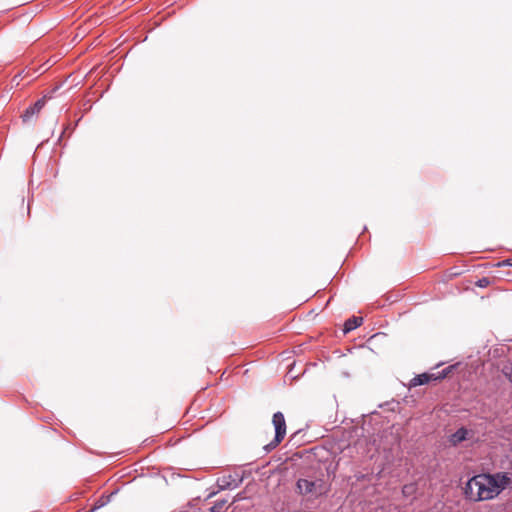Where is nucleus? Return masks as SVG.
Wrapping results in <instances>:
<instances>
[{
  "label": "nucleus",
  "instance_id": "2",
  "mask_svg": "<svg viewBox=\"0 0 512 512\" xmlns=\"http://www.w3.org/2000/svg\"><path fill=\"white\" fill-rule=\"evenodd\" d=\"M299 494L318 497L325 493L326 488L322 480L299 479L296 483Z\"/></svg>",
  "mask_w": 512,
  "mask_h": 512
},
{
  "label": "nucleus",
  "instance_id": "12",
  "mask_svg": "<svg viewBox=\"0 0 512 512\" xmlns=\"http://www.w3.org/2000/svg\"><path fill=\"white\" fill-rule=\"evenodd\" d=\"M103 505H104V503L102 502V503H100V505H98V506L94 507L92 510H95L96 508L101 507V506H103Z\"/></svg>",
  "mask_w": 512,
  "mask_h": 512
},
{
  "label": "nucleus",
  "instance_id": "1",
  "mask_svg": "<svg viewBox=\"0 0 512 512\" xmlns=\"http://www.w3.org/2000/svg\"><path fill=\"white\" fill-rule=\"evenodd\" d=\"M511 479L512 474L508 472L475 475L464 487L465 497L473 502L494 499L510 484Z\"/></svg>",
  "mask_w": 512,
  "mask_h": 512
},
{
  "label": "nucleus",
  "instance_id": "11",
  "mask_svg": "<svg viewBox=\"0 0 512 512\" xmlns=\"http://www.w3.org/2000/svg\"><path fill=\"white\" fill-rule=\"evenodd\" d=\"M488 280L486 278L480 279L477 283L479 287H485L488 284Z\"/></svg>",
  "mask_w": 512,
  "mask_h": 512
},
{
  "label": "nucleus",
  "instance_id": "7",
  "mask_svg": "<svg viewBox=\"0 0 512 512\" xmlns=\"http://www.w3.org/2000/svg\"><path fill=\"white\" fill-rule=\"evenodd\" d=\"M45 105V98L37 100L33 105L29 106L22 114L23 122L30 121L35 115H37Z\"/></svg>",
  "mask_w": 512,
  "mask_h": 512
},
{
  "label": "nucleus",
  "instance_id": "10",
  "mask_svg": "<svg viewBox=\"0 0 512 512\" xmlns=\"http://www.w3.org/2000/svg\"><path fill=\"white\" fill-rule=\"evenodd\" d=\"M498 267H512V258L502 260L497 264Z\"/></svg>",
  "mask_w": 512,
  "mask_h": 512
},
{
  "label": "nucleus",
  "instance_id": "9",
  "mask_svg": "<svg viewBox=\"0 0 512 512\" xmlns=\"http://www.w3.org/2000/svg\"><path fill=\"white\" fill-rule=\"evenodd\" d=\"M226 502L227 501L225 499L216 501L210 508V512H221Z\"/></svg>",
  "mask_w": 512,
  "mask_h": 512
},
{
  "label": "nucleus",
  "instance_id": "6",
  "mask_svg": "<svg viewBox=\"0 0 512 512\" xmlns=\"http://www.w3.org/2000/svg\"><path fill=\"white\" fill-rule=\"evenodd\" d=\"M473 435L471 430L466 429L465 427L459 428L449 437V442L452 446H457L461 442L468 440Z\"/></svg>",
  "mask_w": 512,
  "mask_h": 512
},
{
  "label": "nucleus",
  "instance_id": "3",
  "mask_svg": "<svg viewBox=\"0 0 512 512\" xmlns=\"http://www.w3.org/2000/svg\"><path fill=\"white\" fill-rule=\"evenodd\" d=\"M272 423L275 428V438L265 446L267 451L275 449L286 435V422L282 412L274 413Z\"/></svg>",
  "mask_w": 512,
  "mask_h": 512
},
{
  "label": "nucleus",
  "instance_id": "5",
  "mask_svg": "<svg viewBox=\"0 0 512 512\" xmlns=\"http://www.w3.org/2000/svg\"><path fill=\"white\" fill-rule=\"evenodd\" d=\"M451 367L443 369L438 374H430V373H423L420 375H417L411 380L412 386H419L429 383L431 380H438L443 379L447 376V374L450 372Z\"/></svg>",
  "mask_w": 512,
  "mask_h": 512
},
{
  "label": "nucleus",
  "instance_id": "4",
  "mask_svg": "<svg viewBox=\"0 0 512 512\" xmlns=\"http://www.w3.org/2000/svg\"><path fill=\"white\" fill-rule=\"evenodd\" d=\"M243 482V476L239 473L224 475L217 480L219 490L235 489Z\"/></svg>",
  "mask_w": 512,
  "mask_h": 512
},
{
  "label": "nucleus",
  "instance_id": "8",
  "mask_svg": "<svg viewBox=\"0 0 512 512\" xmlns=\"http://www.w3.org/2000/svg\"><path fill=\"white\" fill-rule=\"evenodd\" d=\"M362 323H363L362 317L352 316L351 318H349L345 321L343 331H344V333H348V332L358 328L359 326H361Z\"/></svg>",
  "mask_w": 512,
  "mask_h": 512
}]
</instances>
